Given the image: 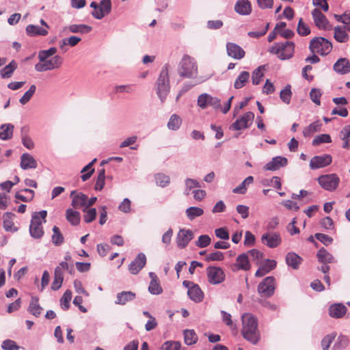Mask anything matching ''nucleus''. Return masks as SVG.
Here are the masks:
<instances>
[{
    "label": "nucleus",
    "instance_id": "obj_3",
    "mask_svg": "<svg viewBox=\"0 0 350 350\" xmlns=\"http://www.w3.org/2000/svg\"><path fill=\"white\" fill-rule=\"evenodd\" d=\"M178 72L181 77H196L198 74V66L195 59L188 55H185L178 64Z\"/></svg>",
    "mask_w": 350,
    "mask_h": 350
},
{
    "label": "nucleus",
    "instance_id": "obj_18",
    "mask_svg": "<svg viewBox=\"0 0 350 350\" xmlns=\"http://www.w3.org/2000/svg\"><path fill=\"white\" fill-rule=\"evenodd\" d=\"M226 51L228 55L234 59H241L244 57L245 54L240 46L233 42L226 44Z\"/></svg>",
    "mask_w": 350,
    "mask_h": 350
},
{
    "label": "nucleus",
    "instance_id": "obj_11",
    "mask_svg": "<svg viewBox=\"0 0 350 350\" xmlns=\"http://www.w3.org/2000/svg\"><path fill=\"white\" fill-rule=\"evenodd\" d=\"M261 242L269 248H275L282 243L280 234L276 232H267L261 236Z\"/></svg>",
    "mask_w": 350,
    "mask_h": 350
},
{
    "label": "nucleus",
    "instance_id": "obj_26",
    "mask_svg": "<svg viewBox=\"0 0 350 350\" xmlns=\"http://www.w3.org/2000/svg\"><path fill=\"white\" fill-rule=\"evenodd\" d=\"M21 167L23 170L36 169L37 167V161L29 153H23L21 157Z\"/></svg>",
    "mask_w": 350,
    "mask_h": 350
},
{
    "label": "nucleus",
    "instance_id": "obj_10",
    "mask_svg": "<svg viewBox=\"0 0 350 350\" xmlns=\"http://www.w3.org/2000/svg\"><path fill=\"white\" fill-rule=\"evenodd\" d=\"M208 281L210 284L216 285L221 283L225 280L224 271L218 267L210 266L206 269Z\"/></svg>",
    "mask_w": 350,
    "mask_h": 350
},
{
    "label": "nucleus",
    "instance_id": "obj_38",
    "mask_svg": "<svg viewBox=\"0 0 350 350\" xmlns=\"http://www.w3.org/2000/svg\"><path fill=\"white\" fill-rule=\"evenodd\" d=\"M339 137L343 142L342 147L345 149H349L350 148V124L345 126L342 129Z\"/></svg>",
    "mask_w": 350,
    "mask_h": 350
},
{
    "label": "nucleus",
    "instance_id": "obj_41",
    "mask_svg": "<svg viewBox=\"0 0 350 350\" xmlns=\"http://www.w3.org/2000/svg\"><path fill=\"white\" fill-rule=\"evenodd\" d=\"M321 126L322 123L319 120L315 121L304 129L303 135L305 137H310L314 133L319 131Z\"/></svg>",
    "mask_w": 350,
    "mask_h": 350
},
{
    "label": "nucleus",
    "instance_id": "obj_21",
    "mask_svg": "<svg viewBox=\"0 0 350 350\" xmlns=\"http://www.w3.org/2000/svg\"><path fill=\"white\" fill-rule=\"evenodd\" d=\"M234 11L242 16H247L252 12V5L249 0H238L234 5Z\"/></svg>",
    "mask_w": 350,
    "mask_h": 350
},
{
    "label": "nucleus",
    "instance_id": "obj_13",
    "mask_svg": "<svg viewBox=\"0 0 350 350\" xmlns=\"http://www.w3.org/2000/svg\"><path fill=\"white\" fill-rule=\"evenodd\" d=\"M254 118V113L251 111L246 112L241 117L238 118L234 123L230 126V129L232 131H239L247 129L249 126V122H252Z\"/></svg>",
    "mask_w": 350,
    "mask_h": 350
},
{
    "label": "nucleus",
    "instance_id": "obj_46",
    "mask_svg": "<svg viewBox=\"0 0 350 350\" xmlns=\"http://www.w3.org/2000/svg\"><path fill=\"white\" fill-rule=\"evenodd\" d=\"M42 308L38 304V298H33L29 304L28 311L33 316L38 317L42 311Z\"/></svg>",
    "mask_w": 350,
    "mask_h": 350
},
{
    "label": "nucleus",
    "instance_id": "obj_57",
    "mask_svg": "<svg viewBox=\"0 0 350 350\" xmlns=\"http://www.w3.org/2000/svg\"><path fill=\"white\" fill-rule=\"evenodd\" d=\"M181 344L178 341L167 340L165 342L160 350H180Z\"/></svg>",
    "mask_w": 350,
    "mask_h": 350
},
{
    "label": "nucleus",
    "instance_id": "obj_19",
    "mask_svg": "<svg viewBox=\"0 0 350 350\" xmlns=\"http://www.w3.org/2000/svg\"><path fill=\"white\" fill-rule=\"evenodd\" d=\"M72 198L71 205L75 208H84L86 205L88 197L85 194L81 192H77L76 190L72 191L70 195Z\"/></svg>",
    "mask_w": 350,
    "mask_h": 350
},
{
    "label": "nucleus",
    "instance_id": "obj_63",
    "mask_svg": "<svg viewBox=\"0 0 350 350\" xmlns=\"http://www.w3.org/2000/svg\"><path fill=\"white\" fill-rule=\"evenodd\" d=\"M224 254L221 252H214L206 255L205 260L206 261H221L224 259Z\"/></svg>",
    "mask_w": 350,
    "mask_h": 350
},
{
    "label": "nucleus",
    "instance_id": "obj_22",
    "mask_svg": "<svg viewBox=\"0 0 350 350\" xmlns=\"http://www.w3.org/2000/svg\"><path fill=\"white\" fill-rule=\"evenodd\" d=\"M15 215L12 213L7 212L3 215V226L5 231L16 232L18 231V227L14 226L13 219Z\"/></svg>",
    "mask_w": 350,
    "mask_h": 350
},
{
    "label": "nucleus",
    "instance_id": "obj_45",
    "mask_svg": "<svg viewBox=\"0 0 350 350\" xmlns=\"http://www.w3.org/2000/svg\"><path fill=\"white\" fill-rule=\"evenodd\" d=\"M264 70L265 66H260L253 71L252 75V81L253 85H257L260 83L261 79L264 76L262 72Z\"/></svg>",
    "mask_w": 350,
    "mask_h": 350
},
{
    "label": "nucleus",
    "instance_id": "obj_37",
    "mask_svg": "<svg viewBox=\"0 0 350 350\" xmlns=\"http://www.w3.org/2000/svg\"><path fill=\"white\" fill-rule=\"evenodd\" d=\"M317 257L319 262L323 264L332 263L334 262V256L328 252L324 247L321 248L317 254Z\"/></svg>",
    "mask_w": 350,
    "mask_h": 350
},
{
    "label": "nucleus",
    "instance_id": "obj_23",
    "mask_svg": "<svg viewBox=\"0 0 350 350\" xmlns=\"http://www.w3.org/2000/svg\"><path fill=\"white\" fill-rule=\"evenodd\" d=\"M149 277L151 280L148 286V291L152 295H160L163 292V288L159 284V280L157 275L154 272H149Z\"/></svg>",
    "mask_w": 350,
    "mask_h": 350
},
{
    "label": "nucleus",
    "instance_id": "obj_34",
    "mask_svg": "<svg viewBox=\"0 0 350 350\" xmlns=\"http://www.w3.org/2000/svg\"><path fill=\"white\" fill-rule=\"evenodd\" d=\"M234 266L236 267L237 269L238 270H249L250 269V265L248 260L247 254L243 253L239 255L237 258V262L234 265Z\"/></svg>",
    "mask_w": 350,
    "mask_h": 350
},
{
    "label": "nucleus",
    "instance_id": "obj_16",
    "mask_svg": "<svg viewBox=\"0 0 350 350\" xmlns=\"http://www.w3.org/2000/svg\"><path fill=\"white\" fill-rule=\"evenodd\" d=\"M193 232L191 230H180L176 237L177 246L180 249L185 248L193 239Z\"/></svg>",
    "mask_w": 350,
    "mask_h": 350
},
{
    "label": "nucleus",
    "instance_id": "obj_2",
    "mask_svg": "<svg viewBox=\"0 0 350 350\" xmlns=\"http://www.w3.org/2000/svg\"><path fill=\"white\" fill-rule=\"evenodd\" d=\"M168 67V64L163 66L155 83L156 93L161 103L165 102L170 91Z\"/></svg>",
    "mask_w": 350,
    "mask_h": 350
},
{
    "label": "nucleus",
    "instance_id": "obj_32",
    "mask_svg": "<svg viewBox=\"0 0 350 350\" xmlns=\"http://www.w3.org/2000/svg\"><path fill=\"white\" fill-rule=\"evenodd\" d=\"M187 295L189 297L196 303L201 302L204 298V293L197 284L187 291Z\"/></svg>",
    "mask_w": 350,
    "mask_h": 350
},
{
    "label": "nucleus",
    "instance_id": "obj_24",
    "mask_svg": "<svg viewBox=\"0 0 350 350\" xmlns=\"http://www.w3.org/2000/svg\"><path fill=\"white\" fill-rule=\"evenodd\" d=\"M136 297V294L130 291H124L118 293L116 295L115 304L117 305L124 306L126 303L132 301Z\"/></svg>",
    "mask_w": 350,
    "mask_h": 350
},
{
    "label": "nucleus",
    "instance_id": "obj_39",
    "mask_svg": "<svg viewBox=\"0 0 350 350\" xmlns=\"http://www.w3.org/2000/svg\"><path fill=\"white\" fill-rule=\"evenodd\" d=\"M250 79V73L247 71H242L238 75L234 83V88L235 89H241L245 86V83Z\"/></svg>",
    "mask_w": 350,
    "mask_h": 350
},
{
    "label": "nucleus",
    "instance_id": "obj_4",
    "mask_svg": "<svg viewBox=\"0 0 350 350\" xmlns=\"http://www.w3.org/2000/svg\"><path fill=\"white\" fill-rule=\"evenodd\" d=\"M47 211L45 210L35 213L32 215L31 224L29 226V234L31 237L36 239H41L44 235V230L42 226V219L45 222Z\"/></svg>",
    "mask_w": 350,
    "mask_h": 350
},
{
    "label": "nucleus",
    "instance_id": "obj_61",
    "mask_svg": "<svg viewBox=\"0 0 350 350\" xmlns=\"http://www.w3.org/2000/svg\"><path fill=\"white\" fill-rule=\"evenodd\" d=\"M321 91L317 88H312L310 92V96L313 103L317 105H321Z\"/></svg>",
    "mask_w": 350,
    "mask_h": 350
},
{
    "label": "nucleus",
    "instance_id": "obj_52",
    "mask_svg": "<svg viewBox=\"0 0 350 350\" xmlns=\"http://www.w3.org/2000/svg\"><path fill=\"white\" fill-rule=\"evenodd\" d=\"M292 97L291 86L286 85L285 88L281 90L280 93V98L285 104H289Z\"/></svg>",
    "mask_w": 350,
    "mask_h": 350
},
{
    "label": "nucleus",
    "instance_id": "obj_43",
    "mask_svg": "<svg viewBox=\"0 0 350 350\" xmlns=\"http://www.w3.org/2000/svg\"><path fill=\"white\" fill-rule=\"evenodd\" d=\"M66 219L72 225L77 226L80 223V213L71 208L66 210Z\"/></svg>",
    "mask_w": 350,
    "mask_h": 350
},
{
    "label": "nucleus",
    "instance_id": "obj_60",
    "mask_svg": "<svg viewBox=\"0 0 350 350\" xmlns=\"http://www.w3.org/2000/svg\"><path fill=\"white\" fill-rule=\"evenodd\" d=\"M211 239L207 234L200 235L198 241L196 242V246L200 248H204L210 245Z\"/></svg>",
    "mask_w": 350,
    "mask_h": 350
},
{
    "label": "nucleus",
    "instance_id": "obj_28",
    "mask_svg": "<svg viewBox=\"0 0 350 350\" xmlns=\"http://www.w3.org/2000/svg\"><path fill=\"white\" fill-rule=\"evenodd\" d=\"M26 34L28 36H45L48 34L49 31L46 28L40 27L36 25H28L25 28Z\"/></svg>",
    "mask_w": 350,
    "mask_h": 350
},
{
    "label": "nucleus",
    "instance_id": "obj_56",
    "mask_svg": "<svg viewBox=\"0 0 350 350\" xmlns=\"http://www.w3.org/2000/svg\"><path fill=\"white\" fill-rule=\"evenodd\" d=\"M36 90V86L35 85H31L29 89L24 94L23 96L19 99V102L22 105H25L27 103L33 95L34 94Z\"/></svg>",
    "mask_w": 350,
    "mask_h": 350
},
{
    "label": "nucleus",
    "instance_id": "obj_51",
    "mask_svg": "<svg viewBox=\"0 0 350 350\" xmlns=\"http://www.w3.org/2000/svg\"><path fill=\"white\" fill-rule=\"evenodd\" d=\"M181 123V118L178 115L173 114L169 120L167 127L170 130L176 131L180 128Z\"/></svg>",
    "mask_w": 350,
    "mask_h": 350
},
{
    "label": "nucleus",
    "instance_id": "obj_8",
    "mask_svg": "<svg viewBox=\"0 0 350 350\" xmlns=\"http://www.w3.org/2000/svg\"><path fill=\"white\" fill-rule=\"evenodd\" d=\"M275 280L273 276L265 278L258 286V293L262 297H270L275 292Z\"/></svg>",
    "mask_w": 350,
    "mask_h": 350
},
{
    "label": "nucleus",
    "instance_id": "obj_14",
    "mask_svg": "<svg viewBox=\"0 0 350 350\" xmlns=\"http://www.w3.org/2000/svg\"><path fill=\"white\" fill-rule=\"evenodd\" d=\"M146 256L144 253H139L129 265V271L131 274H137L146 265Z\"/></svg>",
    "mask_w": 350,
    "mask_h": 350
},
{
    "label": "nucleus",
    "instance_id": "obj_42",
    "mask_svg": "<svg viewBox=\"0 0 350 350\" xmlns=\"http://www.w3.org/2000/svg\"><path fill=\"white\" fill-rule=\"evenodd\" d=\"M253 181V176H247L239 186L232 189V192L234 193L245 194L247 191V185H250Z\"/></svg>",
    "mask_w": 350,
    "mask_h": 350
},
{
    "label": "nucleus",
    "instance_id": "obj_48",
    "mask_svg": "<svg viewBox=\"0 0 350 350\" xmlns=\"http://www.w3.org/2000/svg\"><path fill=\"white\" fill-rule=\"evenodd\" d=\"M52 230L53 232L51 237L52 243L56 246L61 245L64 243V239L59 228L54 226Z\"/></svg>",
    "mask_w": 350,
    "mask_h": 350
},
{
    "label": "nucleus",
    "instance_id": "obj_17",
    "mask_svg": "<svg viewBox=\"0 0 350 350\" xmlns=\"http://www.w3.org/2000/svg\"><path fill=\"white\" fill-rule=\"evenodd\" d=\"M288 160L286 157L282 156H277L273 157L271 161L268 162L265 166L264 169L269 171H276L281 167L286 166Z\"/></svg>",
    "mask_w": 350,
    "mask_h": 350
},
{
    "label": "nucleus",
    "instance_id": "obj_35",
    "mask_svg": "<svg viewBox=\"0 0 350 350\" xmlns=\"http://www.w3.org/2000/svg\"><path fill=\"white\" fill-rule=\"evenodd\" d=\"M14 125L8 123L3 124L0 126V139L2 140H8L12 137L13 131H14Z\"/></svg>",
    "mask_w": 350,
    "mask_h": 350
},
{
    "label": "nucleus",
    "instance_id": "obj_31",
    "mask_svg": "<svg viewBox=\"0 0 350 350\" xmlns=\"http://www.w3.org/2000/svg\"><path fill=\"white\" fill-rule=\"evenodd\" d=\"M63 58L60 55H56L51 59L48 58L44 61L40 62H44L48 70H52L59 68L63 64Z\"/></svg>",
    "mask_w": 350,
    "mask_h": 350
},
{
    "label": "nucleus",
    "instance_id": "obj_9",
    "mask_svg": "<svg viewBox=\"0 0 350 350\" xmlns=\"http://www.w3.org/2000/svg\"><path fill=\"white\" fill-rule=\"evenodd\" d=\"M315 26L320 30L329 31L333 29L332 25L327 17L318 9H314L311 12Z\"/></svg>",
    "mask_w": 350,
    "mask_h": 350
},
{
    "label": "nucleus",
    "instance_id": "obj_47",
    "mask_svg": "<svg viewBox=\"0 0 350 350\" xmlns=\"http://www.w3.org/2000/svg\"><path fill=\"white\" fill-rule=\"evenodd\" d=\"M184 338L186 345L190 346L198 341V336L193 329H186L184 332Z\"/></svg>",
    "mask_w": 350,
    "mask_h": 350
},
{
    "label": "nucleus",
    "instance_id": "obj_62",
    "mask_svg": "<svg viewBox=\"0 0 350 350\" xmlns=\"http://www.w3.org/2000/svg\"><path fill=\"white\" fill-rule=\"evenodd\" d=\"M1 348L3 350H18L20 347L14 340L7 339L3 341Z\"/></svg>",
    "mask_w": 350,
    "mask_h": 350
},
{
    "label": "nucleus",
    "instance_id": "obj_40",
    "mask_svg": "<svg viewBox=\"0 0 350 350\" xmlns=\"http://www.w3.org/2000/svg\"><path fill=\"white\" fill-rule=\"evenodd\" d=\"M17 68V64L14 60L11 61L7 66L0 70V75L3 79L11 77L12 73Z\"/></svg>",
    "mask_w": 350,
    "mask_h": 350
},
{
    "label": "nucleus",
    "instance_id": "obj_50",
    "mask_svg": "<svg viewBox=\"0 0 350 350\" xmlns=\"http://www.w3.org/2000/svg\"><path fill=\"white\" fill-rule=\"evenodd\" d=\"M154 178L157 185L163 188L168 186L170 183V176L163 173L157 174Z\"/></svg>",
    "mask_w": 350,
    "mask_h": 350
},
{
    "label": "nucleus",
    "instance_id": "obj_25",
    "mask_svg": "<svg viewBox=\"0 0 350 350\" xmlns=\"http://www.w3.org/2000/svg\"><path fill=\"white\" fill-rule=\"evenodd\" d=\"M285 260L288 267L297 270L302 263L303 259L296 253L291 252L286 254Z\"/></svg>",
    "mask_w": 350,
    "mask_h": 350
},
{
    "label": "nucleus",
    "instance_id": "obj_53",
    "mask_svg": "<svg viewBox=\"0 0 350 350\" xmlns=\"http://www.w3.org/2000/svg\"><path fill=\"white\" fill-rule=\"evenodd\" d=\"M57 51V48L51 47L46 50H41L38 52V59L39 61H44L50 57L53 56Z\"/></svg>",
    "mask_w": 350,
    "mask_h": 350
},
{
    "label": "nucleus",
    "instance_id": "obj_36",
    "mask_svg": "<svg viewBox=\"0 0 350 350\" xmlns=\"http://www.w3.org/2000/svg\"><path fill=\"white\" fill-rule=\"evenodd\" d=\"M349 338L348 336L340 334L335 341L332 349V350H343L349 345Z\"/></svg>",
    "mask_w": 350,
    "mask_h": 350
},
{
    "label": "nucleus",
    "instance_id": "obj_55",
    "mask_svg": "<svg viewBox=\"0 0 350 350\" xmlns=\"http://www.w3.org/2000/svg\"><path fill=\"white\" fill-rule=\"evenodd\" d=\"M297 31L301 36H306L310 33V27L304 23L301 18L299 21Z\"/></svg>",
    "mask_w": 350,
    "mask_h": 350
},
{
    "label": "nucleus",
    "instance_id": "obj_5",
    "mask_svg": "<svg viewBox=\"0 0 350 350\" xmlns=\"http://www.w3.org/2000/svg\"><path fill=\"white\" fill-rule=\"evenodd\" d=\"M332 48V42L323 37H314L309 44V49L312 53H319L322 56L328 55Z\"/></svg>",
    "mask_w": 350,
    "mask_h": 350
},
{
    "label": "nucleus",
    "instance_id": "obj_33",
    "mask_svg": "<svg viewBox=\"0 0 350 350\" xmlns=\"http://www.w3.org/2000/svg\"><path fill=\"white\" fill-rule=\"evenodd\" d=\"M334 29V39L340 42V43H345L347 42L349 39V36L347 34V33L345 31V28L342 27L341 26H336L333 28Z\"/></svg>",
    "mask_w": 350,
    "mask_h": 350
},
{
    "label": "nucleus",
    "instance_id": "obj_29",
    "mask_svg": "<svg viewBox=\"0 0 350 350\" xmlns=\"http://www.w3.org/2000/svg\"><path fill=\"white\" fill-rule=\"evenodd\" d=\"M92 29L91 26L85 24H72L65 27V30L69 33L86 34Z\"/></svg>",
    "mask_w": 350,
    "mask_h": 350
},
{
    "label": "nucleus",
    "instance_id": "obj_49",
    "mask_svg": "<svg viewBox=\"0 0 350 350\" xmlns=\"http://www.w3.org/2000/svg\"><path fill=\"white\" fill-rule=\"evenodd\" d=\"M72 295V291L68 289L64 292L63 296L60 299V305L64 310H68L69 309Z\"/></svg>",
    "mask_w": 350,
    "mask_h": 350
},
{
    "label": "nucleus",
    "instance_id": "obj_6",
    "mask_svg": "<svg viewBox=\"0 0 350 350\" xmlns=\"http://www.w3.org/2000/svg\"><path fill=\"white\" fill-rule=\"evenodd\" d=\"M269 51L272 54L278 55V57L282 60L288 59L293 55L295 44L291 41L275 43L269 49Z\"/></svg>",
    "mask_w": 350,
    "mask_h": 350
},
{
    "label": "nucleus",
    "instance_id": "obj_7",
    "mask_svg": "<svg viewBox=\"0 0 350 350\" xmlns=\"http://www.w3.org/2000/svg\"><path fill=\"white\" fill-rule=\"evenodd\" d=\"M319 184L325 190L328 191H335L339 185L340 178L336 174H328L321 175L318 178Z\"/></svg>",
    "mask_w": 350,
    "mask_h": 350
},
{
    "label": "nucleus",
    "instance_id": "obj_64",
    "mask_svg": "<svg viewBox=\"0 0 350 350\" xmlns=\"http://www.w3.org/2000/svg\"><path fill=\"white\" fill-rule=\"evenodd\" d=\"M314 237L325 245H328L333 242V239L331 237L323 233H316Z\"/></svg>",
    "mask_w": 350,
    "mask_h": 350
},
{
    "label": "nucleus",
    "instance_id": "obj_12",
    "mask_svg": "<svg viewBox=\"0 0 350 350\" xmlns=\"http://www.w3.org/2000/svg\"><path fill=\"white\" fill-rule=\"evenodd\" d=\"M198 105L201 109H206L208 106H211L215 109L221 107L220 99L217 97H213L211 95L204 93L199 95L198 98Z\"/></svg>",
    "mask_w": 350,
    "mask_h": 350
},
{
    "label": "nucleus",
    "instance_id": "obj_15",
    "mask_svg": "<svg viewBox=\"0 0 350 350\" xmlns=\"http://www.w3.org/2000/svg\"><path fill=\"white\" fill-rule=\"evenodd\" d=\"M332 157L330 154H323L313 157L310 161V167L316 170L326 167L331 164Z\"/></svg>",
    "mask_w": 350,
    "mask_h": 350
},
{
    "label": "nucleus",
    "instance_id": "obj_58",
    "mask_svg": "<svg viewBox=\"0 0 350 350\" xmlns=\"http://www.w3.org/2000/svg\"><path fill=\"white\" fill-rule=\"evenodd\" d=\"M332 139L329 135L328 134H321L319 135H317L314 137V139L312 140V145L313 146H318L323 143H331Z\"/></svg>",
    "mask_w": 350,
    "mask_h": 350
},
{
    "label": "nucleus",
    "instance_id": "obj_20",
    "mask_svg": "<svg viewBox=\"0 0 350 350\" xmlns=\"http://www.w3.org/2000/svg\"><path fill=\"white\" fill-rule=\"evenodd\" d=\"M276 265L277 262L275 260H265L263 262L260 264V267L256 271L255 276L258 278L264 276L271 270L274 269L276 267Z\"/></svg>",
    "mask_w": 350,
    "mask_h": 350
},
{
    "label": "nucleus",
    "instance_id": "obj_27",
    "mask_svg": "<svg viewBox=\"0 0 350 350\" xmlns=\"http://www.w3.org/2000/svg\"><path fill=\"white\" fill-rule=\"evenodd\" d=\"M335 72L340 75H345L350 72V62L347 58H340L334 64Z\"/></svg>",
    "mask_w": 350,
    "mask_h": 350
},
{
    "label": "nucleus",
    "instance_id": "obj_54",
    "mask_svg": "<svg viewBox=\"0 0 350 350\" xmlns=\"http://www.w3.org/2000/svg\"><path fill=\"white\" fill-rule=\"evenodd\" d=\"M21 191H24L25 193H29L28 196H25L21 193V192H17L15 195V198L18 200H21L22 202H27L31 201L34 197V191L30 189H24L21 190Z\"/></svg>",
    "mask_w": 350,
    "mask_h": 350
},
{
    "label": "nucleus",
    "instance_id": "obj_1",
    "mask_svg": "<svg viewBox=\"0 0 350 350\" xmlns=\"http://www.w3.org/2000/svg\"><path fill=\"white\" fill-rule=\"evenodd\" d=\"M241 321L243 337L250 343L256 345L260 339L257 319L250 313H244L241 316Z\"/></svg>",
    "mask_w": 350,
    "mask_h": 350
},
{
    "label": "nucleus",
    "instance_id": "obj_30",
    "mask_svg": "<svg viewBox=\"0 0 350 350\" xmlns=\"http://www.w3.org/2000/svg\"><path fill=\"white\" fill-rule=\"evenodd\" d=\"M347 310L342 304H334L329 307V313L332 317L339 319L346 314Z\"/></svg>",
    "mask_w": 350,
    "mask_h": 350
},
{
    "label": "nucleus",
    "instance_id": "obj_59",
    "mask_svg": "<svg viewBox=\"0 0 350 350\" xmlns=\"http://www.w3.org/2000/svg\"><path fill=\"white\" fill-rule=\"evenodd\" d=\"M83 215V220L85 223L89 224L93 221L96 217V210L95 208H91L90 209H86Z\"/></svg>",
    "mask_w": 350,
    "mask_h": 350
},
{
    "label": "nucleus",
    "instance_id": "obj_44",
    "mask_svg": "<svg viewBox=\"0 0 350 350\" xmlns=\"http://www.w3.org/2000/svg\"><path fill=\"white\" fill-rule=\"evenodd\" d=\"M185 214L187 218L192 221L196 217H200L204 214V210L197 206H191L186 209Z\"/></svg>",
    "mask_w": 350,
    "mask_h": 350
}]
</instances>
